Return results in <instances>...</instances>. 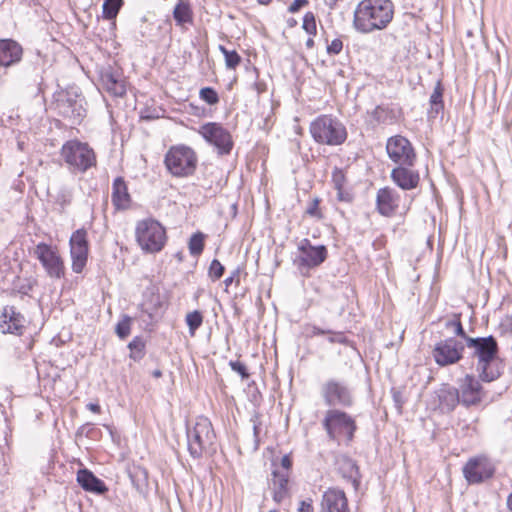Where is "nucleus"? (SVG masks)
<instances>
[{
    "mask_svg": "<svg viewBox=\"0 0 512 512\" xmlns=\"http://www.w3.org/2000/svg\"><path fill=\"white\" fill-rule=\"evenodd\" d=\"M338 471L344 479L350 481L355 489L360 484V473L358 466L354 460L348 457H341L338 459Z\"/></svg>",
    "mask_w": 512,
    "mask_h": 512,
    "instance_id": "obj_29",
    "label": "nucleus"
},
{
    "mask_svg": "<svg viewBox=\"0 0 512 512\" xmlns=\"http://www.w3.org/2000/svg\"><path fill=\"white\" fill-rule=\"evenodd\" d=\"M315 246L311 244L308 239H302L298 245V250L300 254H304L309 249H313Z\"/></svg>",
    "mask_w": 512,
    "mask_h": 512,
    "instance_id": "obj_54",
    "label": "nucleus"
},
{
    "mask_svg": "<svg viewBox=\"0 0 512 512\" xmlns=\"http://www.w3.org/2000/svg\"><path fill=\"white\" fill-rule=\"evenodd\" d=\"M269 512H278L276 509H272Z\"/></svg>",
    "mask_w": 512,
    "mask_h": 512,
    "instance_id": "obj_64",
    "label": "nucleus"
},
{
    "mask_svg": "<svg viewBox=\"0 0 512 512\" xmlns=\"http://www.w3.org/2000/svg\"><path fill=\"white\" fill-rule=\"evenodd\" d=\"M152 376L155 378H160L162 376V372L160 370H154L152 372Z\"/></svg>",
    "mask_w": 512,
    "mask_h": 512,
    "instance_id": "obj_62",
    "label": "nucleus"
},
{
    "mask_svg": "<svg viewBox=\"0 0 512 512\" xmlns=\"http://www.w3.org/2000/svg\"><path fill=\"white\" fill-rule=\"evenodd\" d=\"M314 45V40L312 38H308L307 41H306V47L307 48H312Z\"/></svg>",
    "mask_w": 512,
    "mask_h": 512,
    "instance_id": "obj_61",
    "label": "nucleus"
},
{
    "mask_svg": "<svg viewBox=\"0 0 512 512\" xmlns=\"http://www.w3.org/2000/svg\"><path fill=\"white\" fill-rule=\"evenodd\" d=\"M386 151L389 159L397 166H414L416 153L407 138L401 135L390 137L386 143Z\"/></svg>",
    "mask_w": 512,
    "mask_h": 512,
    "instance_id": "obj_10",
    "label": "nucleus"
},
{
    "mask_svg": "<svg viewBox=\"0 0 512 512\" xmlns=\"http://www.w3.org/2000/svg\"><path fill=\"white\" fill-rule=\"evenodd\" d=\"M70 253L72 258V270L81 273L88 256L87 232L84 229L76 230L70 237Z\"/></svg>",
    "mask_w": 512,
    "mask_h": 512,
    "instance_id": "obj_14",
    "label": "nucleus"
},
{
    "mask_svg": "<svg viewBox=\"0 0 512 512\" xmlns=\"http://www.w3.org/2000/svg\"><path fill=\"white\" fill-rule=\"evenodd\" d=\"M224 266L217 260L214 259L209 266V276L212 280L220 279L224 274Z\"/></svg>",
    "mask_w": 512,
    "mask_h": 512,
    "instance_id": "obj_42",
    "label": "nucleus"
},
{
    "mask_svg": "<svg viewBox=\"0 0 512 512\" xmlns=\"http://www.w3.org/2000/svg\"><path fill=\"white\" fill-rule=\"evenodd\" d=\"M111 199L118 210H125L130 206L131 198L123 178L118 177L114 180Z\"/></svg>",
    "mask_w": 512,
    "mask_h": 512,
    "instance_id": "obj_28",
    "label": "nucleus"
},
{
    "mask_svg": "<svg viewBox=\"0 0 512 512\" xmlns=\"http://www.w3.org/2000/svg\"><path fill=\"white\" fill-rule=\"evenodd\" d=\"M34 254L50 277L60 278L63 276V262L51 246L45 243H39L35 248Z\"/></svg>",
    "mask_w": 512,
    "mask_h": 512,
    "instance_id": "obj_15",
    "label": "nucleus"
},
{
    "mask_svg": "<svg viewBox=\"0 0 512 512\" xmlns=\"http://www.w3.org/2000/svg\"><path fill=\"white\" fill-rule=\"evenodd\" d=\"M342 49L343 42L339 38L332 40L331 43L327 45V53L329 55H337L342 51Z\"/></svg>",
    "mask_w": 512,
    "mask_h": 512,
    "instance_id": "obj_47",
    "label": "nucleus"
},
{
    "mask_svg": "<svg viewBox=\"0 0 512 512\" xmlns=\"http://www.w3.org/2000/svg\"><path fill=\"white\" fill-rule=\"evenodd\" d=\"M467 348L477 359V371L482 381L491 382L500 377L497 340L493 336L467 338Z\"/></svg>",
    "mask_w": 512,
    "mask_h": 512,
    "instance_id": "obj_2",
    "label": "nucleus"
},
{
    "mask_svg": "<svg viewBox=\"0 0 512 512\" xmlns=\"http://www.w3.org/2000/svg\"><path fill=\"white\" fill-rule=\"evenodd\" d=\"M303 29L308 34H315L316 33V21L315 16L312 12H307L303 18Z\"/></svg>",
    "mask_w": 512,
    "mask_h": 512,
    "instance_id": "obj_43",
    "label": "nucleus"
},
{
    "mask_svg": "<svg viewBox=\"0 0 512 512\" xmlns=\"http://www.w3.org/2000/svg\"><path fill=\"white\" fill-rule=\"evenodd\" d=\"M464 344L455 338H447L435 344L432 355L439 366L457 363L463 355Z\"/></svg>",
    "mask_w": 512,
    "mask_h": 512,
    "instance_id": "obj_12",
    "label": "nucleus"
},
{
    "mask_svg": "<svg viewBox=\"0 0 512 512\" xmlns=\"http://www.w3.org/2000/svg\"><path fill=\"white\" fill-rule=\"evenodd\" d=\"M308 4V0H294L293 3L289 6L288 10L291 13H296L302 7Z\"/></svg>",
    "mask_w": 512,
    "mask_h": 512,
    "instance_id": "obj_51",
    "label": "nucleus"
},
{
    "mask_svg": "<svg viewBox=\"0 0 512 512\" xmlns=\"http://www.w3.org/2000/svg\"><path fill=\"white\" fill-rule=\"evenodd\" d=\"M368 114L375 124L392 122L394 119L393 111L381 105L376 106L371 112H368Z\"/></svg>",
    "mask_w": 512,
    "mask_h": 512,
    "instance_id": "obj_32",
    "label": "nucleus"
},
{
    "mask_svg": "<svg viewBox=\"0 0 512 512\" xmlns=\"http://www.w3.org/2000/svg\"><path fill=\"white\" fill-rule=\"evenodd\" d=\"M439 408L443 413L452 412L460 402V394L457 388L443 385L437 392Z\"/></svg>",
    "mask_w": 512,
    "mask_h": 512,
    "instance_id": "obj_26",
    "label": "nucleus"
},
{
    "mask_svg": "<svg viewBox=\"0 0 512 512\" xmlns=\"http://www.w3.org/2000/svg\"><path fill=\"white\" fill-rule=\"evenodd\" d=\"M310 133L318 144L337 146L347 139V130L341 121L321 115L310 124Z\"/></svg>",
    "mask_w": 512,
    "mask_h": 512,
    "instance_id": "obj_4",
    "label": "nucleus"
},
{
    "mask_svg": "<svg viewBox=\"0 0 512 512\" xmlns=\"http://www.w3.org/2000/svg\"><path fill=\"white\" fill-rule=\"evenodd\" d=\"M131 317L124 315L122 319L117 323L115 333L120 339H125L130 335L131 332Z\"/></svg>",
    "mask_w": 512,
    "mask_h": 512,
    "instance_id": "obj_39",
    "label": "nucleus"
},
{
    "mask_svg": "<svg viewBox=\"0 0 512 512\" xmlns=\"http://www.w3.org/2000/svg\"><path fill=\"white\" fill-rule=\"evenodd\" d=\"M400 194L392 187H383L376 194V209L382 216L391 217L399 208Z\"/></svg>",
    "mask_w": 512,
    "mask_h": 512,
    "instance_id": "obj_17",
    "label": "nucleus"
},
{
    "mask_svg": "<svg viewBox=\"0 0 512 512\" xmlns=\"http://www.w3.org/2000/svg\"><path fill=\"white\" fill-rule=\"evenodd\" d=\"M393 18L390 0H363L354 12V27L362 33L385 28Z\"/></svg>",
    "mask_w": 512,
    "mask_h": 512,
    "instance_id": "obj_1",
    "label": "nucleus"
},
{
    "mask_svg": "<svg viewBox=\"0 0 512 512\" xmlns=\"http://www.w3.org/2000/svg\"><path fill=\"white\" fill-rule=\"evenodd\" d=\"M430 109L428 110L429 118H436L444 109L443 103V87L440 82H437L429 99Z\"/></svg>",
    "mask_w": 512,
    "mask_h": 512,
    "instance_id": "obj_30",
    "label": "nucleus"
},
{
    "mask_svg": "<svg viewBox=\"0 0 512 512\" xmlns=\"http://www.w3.org/2000/svg\"><path fill=\"white\" fill-rule=\"evenodd\" d=\"M453 332H454L457 336L461 337V338L465 341V343H466V344H467V338H471L470 336H468V335L465 333V331H464V329H463V326H462V323L457 324V325H456V328H455V330H454Z\"/></svg>",
    "mask_w": 512,
    "mask_h": 512,
    "instance_id": "obj_56",
    "label": "nucleus"
},
{
    "mask_svg": "<svg viewBox=\"0 0 512 512\" xmlns=\"http://www.w3.org/2000/svg\"><path fill=\"white\" fill-rule=\"evenodd\" d=\"M411 166H397L391 171L392 181L403 190L415 189L420 182V175L417 170L410 169Z\"/></svg>",
    "mask_w": 512,
    "mask_h": 512,
    "instance_id": "obj_20",
    "label": "nucleus"
},
{
    "mask_svg": "<svg viewBox=\"0 0 512 512\" xmlns=\"http://www.w3.org/2000/svg\"><path fill=\"white\" fill-rule=\"evenodd\" d=\"M200 98L209 105H215L219 102L217 92L211 87H204L199 92Z\"/></svg>",
    "mask_w": 512,
    "mask_h": 512,
    "instance_id": "obj_40",
    "label": "nucleus"
},
{
    "mask_svg": "<svg viewBox=\"0 0 512 512\" xmlns=\"http://www.w3.org/2000/svg\"><path fill=\"white\" fill-rule=\"evenodd\" d=\"M25 317L14 306H5L1 314L0 329L2 333L21 335L24 330Z\"/></svg>",
    "mask_w": 512,
    "mask_h": 512,
    "instance_id": "obj_19",
    "label": "nucleus"
},
{
    "mask_svg": "<svg viewBox=\"0 0 512 512\" xmlns=\"http://www.w3.org/2000/svg\"><path fill=\"white\" fill-rule=\"evenodd\" d=\"M327 258V249L325 246H316L309 249L304 254H300L297 263L300 268H315L322 264Z\"/></svg>",
    "mask_w": 512,
    "mask_h": 512,
    "instance_id": "obj_27",
    "label": "nucleus"
},
{
    "mask_svg": "<svg viewBox=\"0 0 512 512\" xmlns=\"http://www.w3.org/2000/svg\"><path fill=\"white\" fill-rule=\"evenodd\" d=\"M185 321L189 329V334L193 337L203 323V315L200 311L194 310L186 315Z\"/></svg>",
    "mask_w": 512,
    "mask_h": 512,
    "instance_id": "obj_35",
    "label": "nucleus"
},
{
    "mask_svg": "<svg viewBox=\"0 0 512 512\" xmlns=\"http://www.w3.org/2000/svg\"><path fill=\"white\" fill-rule=\"evenodd\" d=\"M87 408L94 412V413H99L100 412V406L96 403H89L87 404Z\"/></svg>",
    "mask_w": 512,
    "mask_h": 512,
    "instance_id": "obj_60",
    "label": "nucleus"
},
{
    "mask_svg": "<svg viewBox=\"0 0 512 512\" xmlns=\"http://www.w3.org/2000/svg\"><path fill=\"white\" fill-rule=\"evenodd\" d=\"M321 396L329 407L348 408L353 405V395L348 385L338 379H328L321 386Z\"/></svg>",
    "mask_w": 512,
    "mask_h": 512,
    "instance_id": "obj_9",
    "label": "nucleus"
},
{
    "mask_svg": "<svg viewBox=\"0 0 512 512\" xmlns=\"http://www.w3.org/2000/svg\"><path fill=\"white\" fill-rule=\"evenodd\" d=\"M22 47L14 40H0V66L8 67L21 60Z\"/></svg>",
    "mask_w": 512,
    "mask_h": 512,
    "instance_id": "obj_24",
    "label": "nucleus"
},
{
    "mask_svg": "<svg viewBox=\"0 0 512 512\" xmlns=\"http://www.w3.org/2000/svg\"><path fill=\"white\" fill-rule=\"evenodd\" d=\"M328 334L330 335L328 338V341L330 343H339V344L347 345L349 342L343 332H335V331L331 330V333H328Z\"/></svg>",
    "mask_w": 512,
    "mask_h": 512,
    "instance_id": "obj_48",
    "label": "nucleus"
},
{
    "mask_svg": "<svg viewBox=\"0 0 512 512\" xmlns=\"http://www.w3.org/2000/svg\"><path fill=\"white\" fill-rule=\"evenodd\" d=\"M337 195L336 198L340 202L350 203L353 201L354 195L350 189L346 186L341 188L340 190H336Z\"/></svg>",
    "mask_w": 512,
    "mask_h": 512,
    "instance_id": "obj_45",
    "label": "nucleus"
},
{
    "mask_svg": "<svg viewBox=\"0 0 512 512\" xmlns=\"http://www.w3.org/2000/svg\"><path fill=\"white\" fill-rule=\"evenodd\" d=\"M122 4V0H105L102 6L103 17L108 20L116 18Z\"/></svg>",
    "mask_w": 512,
    "mask_h": 512,
    "instance_id": "obj_37",
    "label": "nucleus"
},
{
    "mask_svg": "<svg viewBox=\"0 0 512 512\" xmlns=\"http://www.w3.org/2000/svg\"><path fill=\"white\" fill-rule=\"evenodd\" d=\"M253 422V433H254V436L255 438L257 439L258 438V435H259V421H258V416H254L251 420Z\"/></svg>",
    "mask_w": 512,
    "mask_h": 512,
    "instance_id": "obj_58",
    "label": "nucleus"
},
{
    "mask_svg": "<svg viewBox=\"0 0 512 512\" xmlns=\"http://www.w3.org/2000/svg\"><path fill=\"white\" fill-rule=\"evenodd\" d=\"M308 330H309V336H311V337L317 336V335H324L326 333H331V330H324L315 325L310 326L308 328Z\"/></svg>",
    "mask_w": 512,
    "mask_h": 512,
    "instance_id": "obj_55",
    "label": "nucleus"
},
{
    "mask_svg": "<svg viewBox=\"0 0 512 512\" xmlns=\"http://www.w3.org/2000/svg\"><path fill=\"white\" fill-rule=\"evenodd\" d=\"M199 134L218 149L221 155L229 154L233 147L231 134L222 125L209 122L202 125Z\"/></svg>",
    "mask_w": 512,
    "mask_h": 512,
    "instance_id": "obj_11",
    "label": "nucleus"
},
{
    "mask_svg": "<svg viewBox=\"0 0 512 512\" xmlns=\"http://www.w3.org/2000/svg\"><path fill=\"white\" fill-rule=\"evenodd\" d=\"M493 474L494 467L485 456L470 458L463 467V476L470 484L481 483Z\"/></svg>",
    "mask_w": 512,
    "mask_h": 512,
    "instance_id": "obj_13",
    "label": "nucleus"
},
{
    "mask_svg": "<svg viewBox=\"0 0 512 512\" xmlns=\"http://www.w3.org/2000/svg\"><path fill=\"white\" fill-rule=\"evenodd\" d=\"M165 165L177 177L192 175L197 166L196 153L187 146H175L165 156Z\"/></svg>",
    "mask_w": 512,
    "mask_h": 512,
    "instance_id": "obj_7",
    "label": "nucleus"
},
{
    "mask_svg": "<svg viewBox=\"0 0 512 512\" xmlns=\"http://www.w3.org/2000/svg\"><path fill=\"white\" fill-rule=\"evenodd\" d=\"M56 105L59 113L63 117L71 119L74 123H79L85 116V109L81 101L67 95H61L57 99Z\"/></svg>",
    "mask_w": 512,
    "mask_h": 512,
    "instance_id": "obj_21",
    "label": "nucleus"
},
{
    "mask_svg": "<svg viewBox=\"0 0 512 512\" xmlns=\"http://www.w3.org/2000/svg\"><path fill=\"white\" fill-rule=\"evenodd\" d=\"M135 236L141 249L149 253L161 251L166 242L165 229L154 219L139 221L136 225Z\"/></svg>",
    "mask_w": 512,
    "mask_h": 512,
    "instance_id": "obj_6",
    "label": "nucleus"
},
{
    "mask_svg": "<svg viewBox=\"0 0 512 512\" xmlns=\"http://www.w3.org/2000/svg\"><path fill=\"white\" fill-rule=\"evenodd\" d=\"M205 235L202 232L194 233L189 240V252L192 256H199L204 249Z\"/></svg>",
    "mask_w": 512,
    "mask_h": 512,
    "instance_id": "obj_36",
    "label": "nucleus"
},
{
    "mask_svg": "<svg viewBox=\"0 0 512 512\" xmlns=\"http://www.w3.org/2000/svg\"><path fill=\"white\" fill-rule=\"evenodd\" d=\"M460 323H461L460 314H455L452 319L446 321L445 327L447 329L454 331L456 328V325L460 324Z\"/></svg>",
    "mask_w": 512,
    "mask_h": 512,
    "instance_id": "obj_53",
    "label": "nucleus"
},
{
    "mask_svg": "<svg viewBox=\"0 0 512 512\" xmlns=\"http://www.w3.org/2000/svg\"><path fill=\"white\" fill-rule=\"evenodd\" d=\"M128 348L130 349V358L134 361H140L145 355V342L139 336L133 338L128 344Z\"/></svg>",
    "mask_w": 512,
    "mask_h": 512,
    "instance_id": "obj_34",
    "label": "nucleus"
},
{
    "mask_svg": "<svg viewBox=\"0 0 512 512\" xmlns=\"http://www.w3.org/2000/svg\"><path fill=\"white\" fill-rule=\"evenodd\" d=\"M32 287H33V285H32V283L29 281L27 284L20 286V287H19V289H18V291H19L20 293H22V294H25V295H26V294H28V292H29V291H31V290H32Z\"/></svg>",
    "mask_w": 512,
    "mask_h": 512,
    "instance_id": "obj_59",
    "label": "nucleus"
},
{
    "mask_svg": "<svg viewBox=\"0 0 512 512\" xmlns=\"http://www.w3.org/2000/svg\"><path fill=\"white\" fill-rule=\"evenodd\" d=\"M460 402L466 407L478 405L483 398L480 382L473 375H466L459 381Z\"/></svg>",
    "mask_w": 512,
    "mask_h": 512,
    "instance_id": "obj_16",
    "label": "nucleus"
},
{
    "mask_svg": "<svg viewBox=\"0 0 512 512\" xmlns=\"http://www.w3.org/2000/svg\"><path fill=\"white\" fill-rule=\"evenodd\" d=\"M319 203L320 199L318 197H314L309 203V206L306 209V213L311 217L321 219L323 215L319 209Z\"/></svg>",
    "mask_w": 512,
    "mask_h": 512,
    "instance_id": "obj_44",
    "label": "nucleus"
},
{
    "mask_svg": "<svg viewBox=\"0 0 512 512\" xmlns=\"http://www.w3.org/2000/svg\"><path fill=\"white\" fill-rule=\"evenodd\" d=\"M130 477H131V480H132V482L134 483L135 487H136L138 490H140V489H141V485H140L138 482L136 483L135 478L137 477V478H138V481H140V479H141V478H143V480H146V478H147V473H146V471H145V470H140V469H139V470L136 472V474H135V475H132V474H131V475H130Z\"/></svg>",
    "mask_w": 512,
    "mask_h": 512,
    "instance_id": "obj_52",
    "label": "nucleus"
},
{
    "mask_svg": "<svg viewBox=\"0 0 512 512\" xmlns=\"http://www.w3.org/2000/svg\"><path fill=\"white\" fill-rule=\"evenodd\" d=\"M321 512H350L345 492L339 488L327 489L322 496Z\"/></svg>",
    "mask_w": 512,
    "mask_h": 512,
    "instance_id": "obj_18",
    "label": "nucleus"
},
{
    "mask_svg": "<svg viewBox=\"0 0 512 512\" xmlns=\"http://www.w3.org/2000/svg\"><path fill=\"white\" fill-rule=\"evenodd\" d=\"M100 81L103 89L113 96L121 97L126 93L125 82L122 77L110 67L101 71Z\"/></svg>",
    "mask_w": 512,
    "mask_h": 512,
    "instance_id": "obj_22",
    "label": "nucleus"
},
{
    "mask_svg": "<svg viewBox=\"0 0 512 512\" xmlns=\"http://www.w3.org/2000/svg\"><path fill=\"white\" fill-rule=\"evenodd\" d=\"M188 451L193 458H200L204 453L214 450L215 433L210 420L199 416L193 426L186 431Z\"/></svg>",
    "mask_w": 512,
    "mask_h": 512,
    "instance_id": "obj_3",
    "label": "nucleus"
},
{
    "mask_svg": "<svg viewBox=\"0 0 512 512\" xmlns=\"http://www.w3.org/2000/svg\"><path fill=\"white\" fill-rule=\"evenodd\" d=\"M61 156L73 173H85L96 165L93 149L78 140L67 141L61 148Z\"/></svg>",
    "mask_w": 512,
    "mask_h": 512,
    "instance_id": "obj_5",
    "label": "nucleus"
},
{
    "mask_svg": "<svg viewBox=\"0 0 512 512\" xmlns=\"http://www.w3.org/2000/svg\"><path fill=\"white\" fill-rule=\"evenodd\" d=\"M322 425L331 440L345 436L350 441L357 428L355 420L349 414L335 408L326 411Z\"/></svg>",
    "mask_w": 512,
    "mask_h": 512,
    "instance_id": "obj_8",
    "label": "nucleus"
},
{
    "mask_svg": "<svg viewBox=\"0 0 512 512\" xmlns=\"http://www.w3.org/2000/svg\"><path fill=\"white\" fill-rule=\"evenodd\" d=\"M260 4L267 5L271 2V0H257Z\"/></svg>",
    "mask_w": 512,
    "mask_h": 512,
    "instance_id": "obj_63",
    "label": "nucleus"
},
{
    "mask_svg": "<svg viewBox=\"0 0 512 512\" xmlns=\"http://www.w3.org/2000/svg\"><path fill=\"white\" fill-rule=\"evenodd\" d=\"M219 50L225 58V65L228 69H235L241 62L240 55L235 50H228L225 46L220 45Z\"/></svg>",
    "mask_w": 512,
    "mask_h": 512,
    "instance_id": "obj_38",
    "label": "nucleus"
},
{
    "mask_svg": "<svg viewBox=\"0 0 512 512\" xmlns=\"http://www.w3.org/2000/svg\"><path fill=\"white\" fill-rule=\"evenodd\" d=\"M230 367L231 369L238 373L242 379H246L249 377V373L247 371V368L245 366V364H243L242 362L240 361H231L230 362Z\"/></svg>",
    "mask_w": 512,
    "mask_h": 512,
    "instance_id": "obj_46",
    "label": "nucleus"
},
{
    "mask_svg": "<svg viewBox=\"0 0 512 512\" xmlns=\"http://www.w3.org/2000/svg\"><path fill=\"white\" fill-rule=\"evenodd\" d=\"M280 466H281V469H279L280 472H287L289 474V471L292 467V460L289 455H284L281 458Z\"/></svg>",
    "mask_w": 512,
    "mask_h": 512,
    "instance_id": "obj_49",
    "label": "nucleus"
},
{
    "mask_svg": "<svg viewBox=\"0 0 512 512\" xmlns=\"http://www.w3.org/2000/svg\"><path fill=\"white\" fill-rule=\"evenodd\" d=\"M332 183L335 190H340L346 186V176L344 171L335 167L332 172Z\"/></svg>",
    "mask_w": 512,
    "mask_h": 512,
    "instance_id": "obj_41",
    "label": "nucleus"
},
{
    "mask_svg": "<svg viewBox=\"0 0 512 512\" xmlns=\"http://www.w3.org/2000/svg\"><path fill=\"white\" fill-rule=\"evenodd\" d=\"M299 512H314V508L310 502L302 501L298 508Z\"/></svg>",
    "mask_w": 512,
    "mask_h": 512,
    "instance_id": "obj_57",
    "label": "nucleus"
},
{
    "mask_svg": "<svg viewBox=\"0 0 512 512\" xmlns=\"http://www.w3.org/2000/svg\"><path fill=\"white\" fill-rule=\"evenodd\" d=\"M77 482L85 491L91 493L102 495L108 491L105 483L86 468L77 472Z\"/></svg>",
    "mask_w": 512,
    "mask_h": 512,
    "instance_id": "obj_25",
    "label": "nucleus"
},
{
    "mask_svg": "<svg viewBox=\"0 0 512 512\" xmlns=\"http://www.w3.org/2000/svg\"><path fill=\"white\" fill-rule=\"evenodd\" d=\"M173 17L178 25L192 22V12L187 3L179 2L173 11Z\"/></svg>",
    "mask_w": 512,
    "mask_h": 512,
    "instance_id": "obj_33",
    "label": "nucleus"
},
{
    "mask_svg": "<svg viewBox=\"0 0 512 512\" xmlns=\"http://www.w3.org/2000/svg\"><path fill=\"white\" fill-rule=\"evenodd\" d=\"M55 204L59 205L61 211L72 203L73 189L67 185L59 187L56 194L53 196Z\"/></svg>",
    "mask_w": 512,
    "mask_h": 512,
    "instance_id": "obj_31",
    "label": "nucleus"
},
{
    "mask_svg": "<svg viewBox=\"0 0 512 512\" xmlns=\"http://www.w3.org/2000/svg\"><path fill=\"white\" fill-rule=\"evenodd\" d=\"M239 274V268L232 271L231 275L224 280V284L226 285V287L230 286L233 282H236V284L238 285L240 283Z\"/></svg>",
    "mask_w": 512,
    "mask_h": 512,
    "instance_id": "obj_50",
    "label": "nucleus"
},
{
    "mask_svg": "<svg viewBox=\"0 0 512 512\" xmlns=\"http://www.w3.org/2000/svg\"><path fill=\"white\" fill-rule=\"evenodd\" d=\"M289 474L280 472L279 468H275L272 472V478L269 485L272 490L273 500L280 504L289 496Z\"/></svg>",
    "mask_w": 512,
    "mask_h": 512,
    "instance_id": "obj_23",
    "label": "nucleus"
}]
</instances>
